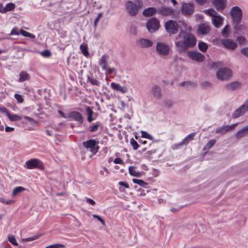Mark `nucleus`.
<instances>
[{"mask_svg":"<svg viewBox=\"0 0 248 248\" xmlns=\"http://www.w3.org/2000/svg\"><path fill=\"white\" fill-rule=\"evenodd\" d=\"M197 40L191 33L181 31L174 39L177 51L179 53L186 51L188 48L193 47L196 44Z\"/></svg>","mask_w":248,"mask_h":248,"instance_id":"f257e3e1","label":"nucleus"},{"mask_svg":"<svg viewBox=\"0 0 248 248\" xmlns=\"http://www.w3.org/2000/svg\"><path fill=\"white\" fill-rule=\"evenodd\" d=\"M109 56L104 54L98 60V64L101 67L102 70L105 71V75L107 76L111 74H116V69L114 67H109Z\"/></svg>","mask_w":248,"mask_h":248,"instance_id":"f03ea898","label":"nucleus"},{"mask_svg":"<svg viewBox=\"0 0 248 248\" xmlns=\"http://www.w3.org/2000/svg\"><path fill=\"white\" fill-rule=\"evenodd\" d=\"M203 12L212 17V23L216 28H218L222 26L224 18L214 9L204 10Z\"/></svg>","mask_w":248,"mask_h":248,"instance_id":"7ed1b4c3","label":"nucleus"},{"mask_svg":"<svg viewBox=\"0 0 248 248\" xmlns=\"http://www.w3.org/2000/svg\"><path fill=\"white\" fill-rule=\"evenodd\" d=\"M217 78L221 81L229 80L233 75L232 70L227 67H222L217 70L216 73Z\"/></svg>","mask_w":248,"mask_h":248,"instance_id":"20e7f679","label":"nucleus"},{"mask_svg":"<svg viewBox=\"0 0 248 248\" xmlns=\"http://www.w3.org/2000/svg\"><path fill=\"white\" fill-rule=\"evenodd\" d=\"M98 141L94 139L89 140L82 143L83 146L92 153V155L96 154L99 149Z\"/></svg>","mask_w":248,"mask_h":248,"instance_id":"39448f33","label":"nucleus"},{"mask_svg":"<svg viewBox=\"0 0 248 248\" xmlns=\"http://www.w3.org/2000/svg\"><path fill=\"white\" fill-rule=\"evenodd\" d=\"M230 15L233 23L238 24L242 17V11L238 6L232 7L230 10Z\"/></svg>","mask_w":248,"mask_h":248,"instance_id":"423d86ee","label":"nucleus"},{"mask_svg":"<svg viewBox=\"0 0 248 248\" xmlns=\"http://www.w3.org/2000/svg\"><path fill=\"white\" fill-rule=\"evenodd\" d=\"M164 27L166 31L170 34H174L178 31L179 26L176 21L169 20L164 24Z\"/></svg>","mask_w":248,"mask_h":248,"instance_id":"0eeeda50","label":"nucleus"},{"mask_svg":"<svg viewBox=\"0 0 248 248\" xmlns=\"http://www.w3.org/2000/svg\"><path fill=\"white\" fill-rule=\"evenodd\" d=\"M27 168L28 169H33L38 168L43 170L44 168L43 163L38 159L33 158L26 162Z\"/></svg>","mask_w":248,"mask_h":248,"instance_id":"6e6552de","label":"nucleus"},{"mask_svg":"<svg viewBox=\"0 0 248 248\" xmlns=\"http://www.w3.org/2000/svg\"><path fill=\"white\" fill-rule=\"evenodd\" d=\"M159 26V21L155 18H151L146 23L147 28L150 32H155L158 30Z\"/></svg>","mask_w":248,"mask_h":248,"instance_id":"1a4fd4ad","label":"nucleus"},{"mask_svg":"<svg viewBox=\"0 0 248 248\" xmlns=\"http://www.w3.org/2000/svg\"><path fill=\"white\" fill-rule=\"evenodd\" d=\"M125 8L128 14L131 16H136L138 12L137 5L133 1H128L125 5Z\"/></svg>","mask_w":248,"mask_h":248,"instance_id":"9d476101","label":"nucleus"},{"mask_svg":"<svg viewBox=\"0 0 248 248\" xmlns=\"http://www.w3.org/2000/svg\"><path fill=\"white\" fill-rule=\"evenodd\" d=\"M156 49L157 52L161 55H167L169 52V46L162 42H158L156 44Z\"/></svg>","mask_w":248,"mask_h":248,"instance_id":"9b49d317","label":"nucleus"},{"mask_svg":"<svg viewBox=\"0 0 248 248\" xmlns=\"http://www.w3.org/2000/svg\"><path fill=\"white\" fill-rule=\"evenodd\" d=\"M187 56L190 59L199 62H202L205 59L203 54L197 51H189Z\"/></svg>","mask_w":248,"mask_h":248,"instance_id":"f8f14e48","label":"nucleus"},{"mask_svg":"<svg viewBox=\"0 0 248 248\" xmlns=\"http://www.w3.org/2000/svg\"><path fill=\"white\" fill-rule=\"evenodd\" d=\"M181 10L182 13L185 16H190L194 13V4L190 3H184Z\"/></svg>","mask_w":248,"mask_h":248,"instance_id":"ddd939ff","label":"nucleus"},{"mask_svg":"<svg viewBox=\"0 0 248 248\" xmlns=\"http://www.w3.org/2000/svg\"><path fill=\"white\" fill-rule=\"evenodd\" d=\"M68 119L74 120L79 124H82L83 122V117L82 114L76 111H72L67 114Z\"/></svg>","mask_w":248,"mask_h":248,"instance_id":"4468645a","label":"nucleus"},{"mask_svg":"<svg viewBox=\"0 0 248 248\" xmlns=\"http://www.w3.org/2000/svg\"><path fill=\"white\" fill-rule=\"evenodd\" d=\"M197 31L198 33L202 35L209 33L210 31L209 23L205 22L201 23L199 26Z\"/></svg>","mask_w":248,"mask_h":248,"instance_id":"2eb2a0df","label":"nucleus"},{"mask_svg":"<svg viewBox=\"0 0 248 248\" xmlns=\"http://www.w3.org/2000/svg\"><path fill=\"white\" fill-rule=\"evenodd\" d=\"M237 125V123L234 124L230 125H225L222 126L218 127L216 128V132L217 133L224 134L225 133L230 131Z\"/></svg>","mask_w":248,"mask_h":248,"instance_id":"dca6fc26","label":"nucleus"},{"mask_svg":"<svg viewBox=\"0 0 248 248\" xmlns=\"http://www.w3.org/2000/svg\"><path fill=\"white\" fill-rule=\"evenodd\" d=\"M221 42L225 47L229 49L234 50L237 46V44L234 41L230 39H222Z\"/></svg>","mask_w":248,"mask_h":248,"instance_id":"f3484780","label":"nucleus"},{"mask_svg":"<svg viewBox=\"0 0 248 248\" xmlns=\"http://www.w3.org/2000/svg\"><path fill=\"white\" fill-rule=\"evenodd\" d=\"M153 42L148 39L141 38L137 41V45L142 48L150 47L153 46Z\"/></svg>","mask_w":248,"mask_h":248,"instance_id":"a211bd4d","label":"nucleus"},{"mask_svg":"<svg viewBox=\"0 0 248 248\" xmlns=\"http://www.w3.org/2000/svg\"><path fill=\"white\" fill-rule=\"evenodd\" d=\"M242 84L240 82L236 81L228 83L225 86V88L228 91H234L241 87Z\"/></svg>","mask_w":248,"mask_h":248,"instance_id":"6ab92c4d","label":"nucleus"},{"mask_svg":"<svg viewBox=\"0 0 248 248\" xmlns=\"http://www.w3.org/2000/svg\"><path fill=\"white\" fill-rule=\"evenodd\" d=\"M152 93L154 97L157 99L161 98L162 95L161 89L157 85H155L152 87Z\"/></svg>","mask_w":248,"mask_h":248,"instance_id":"aec40b11","label":"nucleus"},{"mask_svg":"<svg viewBox=\"0 0 248 248\" xmlns=\"http://www.w3.org/2000/svg\"><path fill=\"white\" fill-rule=\"evenodd\" d=\"M213 4L217 10L220 11L225 9L226 1L225 0H214Z\"/></svg>","mask_w":248,"mask_h":248,"instance_id":"412c9836","label":"nucleus"},{"mask_svg":"<svg viewBox=\"0 0 248 248\" xmlns=\"http://www.w3.org/2000/svg\"><path fill=\"white\" fill-rule=\"evenodd\" d=\"M157 12L163 16H169L173 14L174 11L169 7H162L158 10Z\"/></svg>","mask_w":248,"mask_h":248,"instance_id":"4be33fe9","label":"nucleus"},{"mask_svg":"<svg viewBox=\"0 0 248 248\" xmlns=\"http://www.w3.org/2000/svg\"><path fill=\"white\" fill-rule=\"evenodd\" d=\"M157 12L156 9L154 7H149L145 9L143 11V15L145 16H150L155 15Z\"/></svg>","mask_w":248,"mask_h":248,"instance_id":"5701e85b","label":"nucleus"},{"mask_svg":"<svg viewBox=\"0 0 248 248\" xmlns=\"http://www.w3.org/2000/svg\"><path fill=\"white\" fill-rule=\"evenodd\" d=\"M234 28L236 31L242 32L244 34L248 31V28L245 25L239 24V23L236 24Z\"/></svg>","mask_w":248,"mask_h":248,"instance_id":"b1692460","label":"nucleus"},{"mask_svg":"<svg viewBox=\"0 0 248 248\" xmlns=\"http://www.w3.org/2000/svg\"><path fill=\"white\" fill-rule=\"evenodd\" d=\"M30 79V76L28 73L25 71H22L19 75L18 81L22 82Z\"/></svg>","mask_w":248,"mask_h":248,"instance_id":"393cba45","label":"nucleus"},{"mask_svg":"<svg viewBox=\"0 0 248 248\" xmlns=\"http://www.w3.org/2000/svg\"><path fill=\"white\" fill-rule=\"evenodd\" d=\"M248 133V125L239 130L235 134L236 138H240Z\"/></svg>","mask_w":248,"mask_h":248,"instance_id":"a878e982","label":"nucleus"},{"mask_svg":"<svg viewBox=\"0 0 248 248\" xmlns=\"http://www.w3.org/2000/svg\"><path fill=\"white\" fill-rule=\"evenodd\" d=\"M101 125V124L100 122L93 123L92 125L89 127V130L91 132H96Z\"/></svg>","mask_w":248,"mask_h":248,"instance_id":"bb28decb","label":"nucleus"},{"mask_svg":"<svg viewBox=\"0 0 248 248\" xmlns=\"http://www.w3.org/2000/svg\"><path fill=\"white\" fill-rule=\"evenodd\" d=\"M244 114L245 113L243 112V111L240 107L233 112L232 117L235 119L244 115Z\"/></svg>","mask_w":248,"mask_h":248,"instance_id":"cd10ccee","label":"nucleus"},{"mask_svg":"<svg viewBox=\"0 0 248 248\" xmlns=\"http://www.w3.org/2000/svg\"><path fill=\"white\" fill-rule=\"evenodd\" d=\"M196 135L195 132H192L188 135L182 141L183 144H187L188 142L193 139V138Z\"/></svg>","mask_w":248,"mask_h":248,"instance_id":"c85d7f7f","label":"nucleus"},{"mask_svg":"<svg viewBox=\"0 0 248 248\" xmlns=\"http://www.w3.org/2000/svg\"><path fill=\"white\" fill-rule=\"evenodd\" d=\"M136 167L134 166H130L128 168L129 174L135 177H140L141 174L140 172L136 171L135 170Z\"/></svg>","mask_w":248,"mask_h":248,"instance_id":"c756f323","label":"nucleus"},{"mask_svg":"<svg viewBox=\"0 0 248 248\" xmlns=\"http://www.w3.org/2000/svg\"><path fill=\"white\" fill-rule=\"evenodd\" d=\"M80 50H81L82 53L86 57H88L89 55V53L88 51L87 46V45L82 44L80 46Z\"/></svg>","mask_w":248,"mask_h":248,"instance_id":"7c9ffc66","label":"nucleus"},{"mask_svg":"<svg viewBox=\"0 0 248 248\" xmlns=\"http://www.w3.org/2000/svg\"><path fill=\"white\" fill-rule=\"evenodd\" d=\"M88 81L93 85H95L97 86H100V82L95 78H91L89 76H87Z\"/></svg>","mask_w":248,"mask_h":248,"instance_id":"2f4dec72","label":"nucleus"},{"mask_svg":"<svg viewBox=\"0 0 248 248\" xmlns=\"http://www.w3.org/2000/svg\"><path fill=\"white\" fill-rule=\"evenodd\" d=\"M164 106L167 108H171L174 104V102L170 99H165L163 101Z\"/></svg>","mask_w":248,"mask_h":248,"instance_id":"473e14b6","label":"nucleus"},{"mask_svg":"<svg viewBox=\"0 0 248 248\" xmlns=\"http://www.w3.org/2000/svg\"><path fill=\"white\" fill-rule=\"evenodd\" d=\"M199 49L203 52H205L208 48L207 44L203 42H200L198 43Z\"/></svg>","mask_w":248,"mask_h":248,"instance_id":"72a5a7b5","label":"nucleus"},{"mask_svg":"<svg viewBox=\"0 0 248 248\" xmlns=\"http://www.w3.org/2000/svg\"><path fill=\"white\" fill-rule=\"evenodd\" d=\"M216 142V140H210L204 147L203 150L208 151L210 148H211L215 144Z\"/></svg>","mask_w":248,"mask_h":248,"instance_id":"f704fd0d","label":"nucleus"},{"mask_svg":"<svg viewBox=\"0 0 248 248\" xmlns=\"http://www.w3.org/2000/svg\"><path fill=\"white\" fill-rule=\"evenodd\" d=\"M25 189L22 186H17L14 189L13 192H12V196L13 197H15L16 195H17L18 193L25 190Z\"/></svg>","mask_w":248,"mask_h":248,"instance_id":"c9c22d12","label":"nucleus"},{"mask_svg":"<svg viewBox=\"0 0 248 248\" xmlns=\"http://www.w3.org/2000/svg\"><path fill=\"white\" fill-rule=\"evenodd\" d=\"M19 32L21 34H22L23 36L30 37L32 39L35 38V36L34 34H31L29 32H27L22 29H21L19 31Z\"/></svg>","mask_w":248,"mask_h":248,"instance_id":"e433bc0d","label":"nucleus"},{"mask_svg":"<svg viewBox=\"0 0 248 248\" xmlns=\"http://www.w3.org/2000/svg\"><path fill=\"white\" fill-rule=\"evenodd\" d=\"M41 236V234H38V235H35L32 237L26 238H23L22 239V241L23 242H29V241H32L35 240H36L40 238V237Z\"/></svg>","mask_w":248,"mask_h":248,"instance_id":"4c0bfd02","label":"nucleus"},{"mask_svg":"<svg viewBox=\"0 0 248 248\" xmlns=\"http://www.w3.org/2000/svg\"><path fill=\"white\" fill-rule=\"evenodd\" d=\"M15 4L13 2L7 3L5 6V10H6V13L7 12L12 11L15 9Z\"/></svg>","mask_w":248,"mask_h":248,"instance_id":"58836bf2","label":"nucleus"},{"mask_svg":"<svg viewBox=\"0 0 248 248\" xmlns=\"http://www.w3.org/2000/svg\"><path fill=\"white\" fill-rule=\"evenodd\" d=\"M8 241L13 245L17 246L18 243L16 241V237L15 236L12 235H9L8 236Z\"/></svg>","mask_w":248,"mask_h":248,"instance_id":"ea45409f","label":"nucleus"},{"mask_svg":"<svg viewBox=\"0 0 248 248\" xmlns=\"http://www.w3.org/2000/svg\"><path fill=\"white\" fill-rule=\"evenodd\" d=\"M141 137H142V138H146V139L150 140H153V136L152 135H151L150 134H148L146 131H142L141 132Z\"/></svg>","mask_w":248,"mask_h":248,"instance_id":"a19ab883","label":"nucleus"},{"mask_svg":"<svg viewBox=\"0 0 248 248\" xmlns=\"http://www.w3.org/2000/svg\"><path fill=\"white\" fill-rule=\"evenodd\" d=\"M9 119L12 121H15L16 120H20V117L17 115H11L10 113H9V115H7Z\"/></svg>","mask_w":248,"mask_h":248,"instance_id":"79ce46f5","label":"nucleus"},{"mask_svg":"<svg viewBox=\"0 0 248 248\" xmlns=\"http://www.w3.org/2000/svg\"><path fill=\"white\" fill-rule=\"evenodd\" d=\"M132 182L135 184L140 185V186H143L144 185H146V183L142 180L133 179L132 180Z\"/></svg>","mask_w":248,"mask_h":248,"instance_id":"37998d69","label":"nucleus"},{"mask_svg":"<svg viewBox=\"0 0 248 248\" xmlns=\"http://www.w3.org/2000/svg\"><path fill=\"white\" fill-rule=\"evenodd\" d=\"M229 27L228 25L225 26L222 31V34L224 36H227L229 33Z\"/></svg>","mask_w":248,"mask_h":248,"instance_id":"c03bdc74","label":"nucleus"},{"mask_svg":"<svg viewBox=\"0 0 248 248\" xmlns=\"http://www.w3.org/2000/svg\"><path fill=\"white\" fill-rule=\"evenodd\" d=\"M130 144L132 146L133 149L135 150H137L139 147V144H138V142H137V141H136L133 139H132L130 140Z\"/></svg>","mask_w":248,"mask_h":248,"instance_id":"a18cd8bd","label":"nucleus"},{"mask_svg":"<svg viewBox=\"0 0 248 248\" xmlns=\"http://www.w3.org/2000/svg\"><path fill=\"white\" fill-rule=\"evenodd\" d=\"M103 15V13L102 12H100V13H99L98 14L97 16L95 19V20H94V28H96L97 23L99 21L100 18H101L102 17Z\"/></svg>","mask_w":248,"mask_h":248,"instance_id":"49530a36","label":"nucleus"},{"mask_svg":"<svg viewBox=\"0 0 248 248\" xmlns=\"http://www.w3.org/2000/svg\"><path fill=\"white\" fill-rule=\"evenodd\" d=\"M14 97L16 99L17 102L18 103H22L24 101L22 96L19 94L16 93L14 95Z\"/></svg>","mask_w":248,"mask_h":248,"instance_id":"de8ad7c7","label":"nucleus"},{"mask_svg":"<svg viewBox=\"0 0 248 248\" xmlns=\"http://www.w3.org/2000/svg\"><path fill=\"white\" fill-rule=\"evenodd\" d=\"M237 41H238L240 44H246V39L245 38L242 36H239L237 37Z\"/></svg>","mask_w":248,"mask_h":248,"instance_id":"09e8293b","label":"nucleus"},{"mask_svg":"<svg viewBox=\"0 0 248 248\" xmlns=\"http://www.w3.org/2000/svg\"><path fill=\"white\" fill-rule=\"evenodd\" d=\"M41 55L46 58H48L51 55V52L48 50H45L41 52Z\"/></svg>","mask_w":248,"mask_h":248,"instance_id":"8fccbe9b","label":"nucleus"},{"mask_svg":"<svg viewBox=\"0 0 248 248\" xmlns=\"http://www.w3.org/2000/svg\"><path fill=\"white\" fill-rule=\"evenodd\" d=\"M64 246L60 244H56L46 246V248H64Z\"/></svg>","mask_w":248,"mask_h":248,"instance_id":"3c124183","label":"nucleus"},{"mask_svg":"<svg viewBox=\"0 0 248 248\" xmlns=\"http://www.w3.org/2000/svg\"><path fill=\"white\" fill-rule=\"evenodd\" d=\"M0 202L6 204H11L14 203V201L11 200H6L2 198H0Z\"/></svg>","mask_w":248,"mask_h":248,"instance_id":"603ef678","label":"nucleus"},{"mask_svg":"<svg viewBox=\"0 0 248 248\" xmlns=\"http://www.w3.org/2000/svg\"><path fill=\"white\" fill-rule=\"evenodd\" d=\"M121 85L115 82H112L110 84V87L114 90L118 91Z\"/></svg>","mask_w":248,"mask_h":248,"instance_id":"864d4df0","label":"nucleus"},{"mask_svg":"<svg viewBox=\"0 0 248 248\" xmlns=\"http://www.w3.org/2000/svg\"><path fill=\"white\" fill-rule=\"evenodd\" d=\"M240 52L244 56L248 58V47H245L242 48Z\"/></svg>","mask_w":248,"mask_h":248,"instance_id":"5fc2aeb1","label":"nucleus"},{"mask_svg":"<svg viewBox=\"0 0 248 248\" xmlns=\"http://www.w3.org/2000/svg\"><path fill=\"white\" fill-rule=\"evenodd\" d=\"M93 217L96 218L99 221H100L102 225H105V221L100 216L97 215H93Z\"/></svg>","mask_w":248,"mask_h":248,"instance_id":"6e6d98bb","label":"nucleus"},{"mask_svg":"<svg viewBox=\"0 0 248 248\" xmlns=\"http://www.w3.org/2000/svg\"><path fill=\"white\" fill-rule=\"evenodd\" d=\"M183 145H184L183 143H182V142H181L178 144H174V145H172L171 148L173 150L178 149L180 147L182 146Z\"/></svg>","mask_w":248,"mask_h":248,"instance_id":"4d7b16f0","label":"nucleus"},{"mask_svg":"<svg viewBox=\"0 0 248 248\" xmlns=\"http://www.w3.org/2000/svg\"><path fill=\"white\" fill-rule=\"evenodd\" d=\"M85 109L88 116L89 115H93V112L90 108V107H87Z\"/></svg>","mask_w":248,"mask_h":248,"instance_id":"13d9d810","label":"nucleus"},{"mask_svg":"<svg viewBox=\"0 0 248 248\" xmlns=\"http://www.w3.org/2000/svg\"><path fill=\"white\" fill-rule=\"evenodd\" d=\"M118 91H119L123 93H124L127 92L128 89L125 87H122L121 86Z\"/></svg>","mask_w":248,"mask_h":248,"instance_id":"bf43d9fd","label":"nucleus"},{"mask_svg":"<svg viewBox=\"0 0 248 248\" xmlns=\"http://www.w3.org/2000/svg\"><path fill=\"white\" fill-rule=\"evenodd\" d=\"M113 162L115 164H123L124 163L123 160L120 158H116L114 160Z\"/></svg>","mask_w":248,"mask_h":248,"instance_id":"052dcab7","label":"nucleus"},{"mask_svg":"<svg viewBox=\"0 0 248 248\" xmlns=\"http://www.w3.org/2000/svg\"><path fill=\"white\" fill-rule=\"evenodd\" d=\"M0 13H1L2 14H5L6 13V10H5V6L4 7L3 4L0 2Z\"/></svg>","mask_w":248,"mask_h":248,"instance_id":"680f3d73","label":"nucleus"},{"mask_svg":"<svg viewBox=\"0 0 248 248\" xmlns=\"http://www.w3.org/2000/svg\"><path fill=\"white\" fill-rule=\"evenodd\" d=\"M10 34L11 35H18L19 34V33L17 31V29L16 28H14L12 30Z\"/></svg>","mask_w":248,"mask_h":248,"instance_id":"e2e57ef3","label":"nucleus"},{"mask_svg":"<svg viewBox=\"0 0 248 248\" xmlns=\"http://www.w3.org/2000/svg\"><path fill=\"white\" fill-rule=\"evenodd\" d=\"M86 201L87 202H88V203H89L92 205H93L95 204V202L92 199H91L89 198H87Z\"/></svg>","mask_w":248,"mask_h":248,"instance_id":"0e129e2a","label":"nucleus"},{"mask_svg":"<svg viewBox=\"0 0 248 248\" xmlns=\"http://www.w3.org/2000/svg\"><path fill=\"white\" fill-rule=\"evenodd\" d=\"M183 25L185 27V29L187 31H191V27L189 26H187L186 25V23H185L184 22H183Z\"/></svg>","mask_w":248,"mask_h":248,"instance_id":"69168bd1","label":"nucleus"},{"mask_svg":"<svg viewBox=\"0 0 248 248\" xmlns=\"http://www.w3.org/2000/svg\"><path fill=\"white\" fill-rule=\"evenodd\" d=\"M58 113L61 115V116L62 117V118H66V119L68 118V117H67V114L65 115V114L63 112H62L61 110H58Z\"/></svg>","mask_w":248,"mask_h":248,"instance_id":"338daca9","label":"nucleus"},{"mask_svg":"<svg viewBox=\"0 0 248 248\" xmlns=\"http://www.w3.org/2000/svg\"><path fill=\"white\" fill-rule=\"evenodd\" d=\"M244 113L248 111V108L243 104L240 106Z\"/></svg>","mask_w":248,"mask_h":248,"instance_id":"774afa93","label":"nucleus"}]
</instances>
